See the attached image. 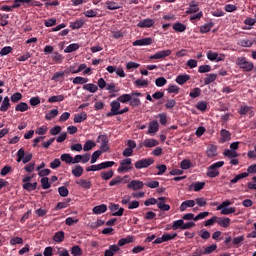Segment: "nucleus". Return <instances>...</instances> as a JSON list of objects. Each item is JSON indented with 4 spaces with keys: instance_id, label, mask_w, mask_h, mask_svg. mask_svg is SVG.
I'll list each match as a JSON object with an SVG mask.
<instances>
[{
    "instance_id": "c03bdc74",
    "label": "nucleus",
    "mask_w": 256,
    "mask_h": 256,
    "mask_svg": "<svg viewBox=\"0 0 256 256\" xmlns=\"http://www.w3.org/2000/svg\"><path fill=\"white\" fill-rule=\"evenodd\" d=\"M80 45L78 43H73L70 44L69 46H67L64 49V53H73V51H77V49H79Z\"/></svg>"
},
{
    "instance_id": "3c124183",
    "label": "nucleus",
    "mask_w": 256,
    "mask_h": 256,
    "mask_svg": "<svg viewBox=\"0 0 256 256\" xmlns=\"http://www.w3.org/2000/svg\"><path fill=\"white\" fill-rule=\"evenodd\" d=\"M113 175H114L113 170H110L108 172L103 171L100 173V177H102V179H104V181H109V179H111L113 177Z\"/></svg>"
},
{
    "instance_id": "dca6fc26",
    "label": "nucleus",
    "mask_w": 256,
    "mask_h": 256,
    "mask_svg": "<svg viewBox=\"0 0 256 256\" xmlns=\"http://www.w3.org/2000/svg\"><path fill=\"white\" fill-rule=\"evenodd\" d=\"M76 185H78V187H80V189H85V190H88V189H91V180H86V179H78L76 180Z\"/></svg>"
},
{
    "instance_id": "aec40b11",
    "label": "nucleus",
    "mask_w": 256,
    "mask_h": 256,
    "mask_svg": "<svg viewBox=\"0 0 256 256\" xmlns=\"http://www.w3.org/2000/svg\"><path fill=\"white\" fill-rule=\"evenodd\" d=\"M159 131V123L157 121H152L149 123L148 134L155 135Z\"/></svg>"
},
{
    "instance_id": "a19ab883",
    "label": "nucleus",
    "mask_w": 256,
    "mask_h": 256,
    "mask_svg": "<svg viewBox=\"0 0 256 256\" xmlns=\"http://www.w3.org/2000/svg\"><path fill=\"white\" fill-rule=\"evenodd\" d=\"M243 241H245V236H237L232 239V244L235 247H240V245H243Z\"/></svg>"
},
{
    "instance_id": "9d476101",
    "label": "nucleus",
    "mask_w": 256,
    "mask_h": 256,
    "mask_svg": "<svg viewBox=\"0 0 256 256\" xmlns=\"http://www.w3.org/2000/svg\"><path fill=\"white\" fill-rule=\"evenodd\" d=\"M207 59H209V61H216V63H219V61H225V54L219 55L217 52L208 51Z\"/></svg>"
},
{
    "instance_id": "864d4df0",
    "label": "nucleus",
    "mask_w": 256,
    "mask_h": 256,
    "mask_svg": "<svg viewBox=\"0 0 256 256\" xmlns=\"http://www.w3.org/2000/svg\"><path fill=\"white\" fill-rule=\"evenodd\" d=\"M134 85H136V87H148L149 86V81H147L143 78H140V79H137L134 82Z\"/></svg>"
},
{
    "instance_id": "1a4fd4ad",
    "label": "nucleus",
    "mask_w": 256,
    "mask_h": 256,
    "mask_svg": "<svg viewBox=\"0 0 256 256\" xmlns=\"http://www.w3.org/2000/svg\"><path fill=\"white\" fill-rule=\"evenodd\" d=\"M96 142L100 143V149L102 153H107L109 151V139L107 135H99Z\"/></svg>"
},
{
    "instance_id": "de8ad7c7",
    "label": "nucleus",
    "mask_w": 256,
    "mask_h": 256,
    "mask_svg": "<svg viewBox=\"0 0 256 256\" xmlns=\"http://www.w3.org/2000/svg\"><path fill=\"white\" fill-rule=\"evenodd\" d=\"M213 29V22L204 24L200 27V33H209Z\"/></svg>"
},
{
    "instance_id": "052dcab7",
    "label": "nucleus",
    "mask_w": 256,
    "mask_h": 256,
    "mask_svg": "<svg viewBox=\"0 0 256 256\" xmlns=\"http://www.w3.org/2000/svg\"><path fill=\"white\" fill-rule=\"evenodd\" d=\"M238 45H240V47H253V42L249 39H242L238 41Z\"/></svg>"
},
{
    "instance_id": "8fccbe9b",
    "label": "nucleus",
    "mask_w": 256,
    "mask_h": 256,
    "mask_svg": "<svg viewBox=\"0 0 256 256\" xmlns=\"http://www.w3.org/2000/svg\"><path fill=\"white\" fill-rule=\"evenodd\" d=\"M87 119V114L82 113V114H76L74 116V123H83Z\"/></svg>"
},
{
    "instance_id": "6e6d98bb",
    "label": "nucleus",
    "mask_w": 256,
    "mask_h": 256,
    "mask_svg": "<svg viewBox=\"0 0 256 256\" xmlns=\"http://www.w3.org/2000/svg\"><path fill=\"white\" fill-rule=\"evenodd\" d=\"M191 189H193L196 192L201 191V189H203L205 187V182H196L194 184H192Z\"/></svg>"
},
{
    "instance_id": "09e8293b",
    "label": "nucleus",
    "mask_w": 256,
    "mask_h": 256,
    "mask_svg": "<svg viewBox=\"0 0 256 256\" xmlns=\"http://www.w3.org/2000/svg\"><path fill=\"white\" fill-rule=\"evenodd\" d=\"M180 167L184 170L191 169V167H193V163H191V160L184 159L181 161Z\"/></svg>"
},
{
    "instance_id": "c9c22d12",
    "label": "nucleus",
    "mask_w": 256,
    "mask_h": 256,
    "mask_svg": "<svg viewBox=\"0 0 256 256\" xmlns=\"http://www.w3.org/2000/svg\"><path fill=\"white\" fill-rule=\"evenodd\" d=\"M61 101H65V96L63 94L52 96L48 99V103H61Z\"/></svg>"
},
{
    "instance_id": "680f3d73",
    "label": "nucleus",
    "mask_w": 256,
    "mask_h": 256,
    "mask_svg": "<svg viewBox=\"0 0 256 256\" xmlns=\"http://www.w3.org/2000/svg\"><path fill=\"white\" fill-rule=\"evenodd\" d=\"M172 229L173 231H177V229L183 230V219L174 221L172 224Z\"/></svg>"
},
{
    "instance_id": "69168bd1",
    "label": "nucleus",
    "mask_w": 256,
    "mask_h": 256,
    "mask_svg": "<svg viewBox=\"0 0 256 256\" xmlns=\"http://www.w3.org/2000/svg\"><path fill=\"white\" fill-rule=\"evenodd\" d=\"M156 87H164V85H167V79L165 77H159L155 80Z\"/></svg>"
},
{
    "instance_id": "7c9ffc66",
    "label": "nucleus",
    "mask_w": 256,
    "mask_h": 256,
    "mask_svg": "<svg viewBox=\"0 0 256 256\" xmlns=\"http://www.w3.org/2000/svg\"><path fill=\"white\" fill-rule=\"evenodd\" d=\"M57 115H59V110L52 109L45 115V119L46 121H52L55 119V117H57Z\"/></svg>"
},
{
    "instance_id": "a211bd4d",
    "label": "nucleus",
    "mask_w": 256,
    "mask_h": 256,
    "mask_svg": "<svg viewBox=\"0 0 256 256\" xmlns=\"http://www.w3.org/2000/svg\"><path fill=\"white\" fill-rule=\"evenodd\" d=\"M153 43V38H143L133 42L134 47H143L145 45H151Z\"/></svg>"
},
{
    "instance_id": "ddd939ff",
    "label": "nucleus",
    "mask_w": 256,
    "mask_h": 256,
    "mask_svg": "<svg viewBox=\"0 0 256 256\" xmlns=\"http://www.w3.org/2000/svg\"><path fill=\"white\" fill-rule=\"evenodd\" d=\"M145 184L141 180H132L128 185L127 189H132V191H139V189H143Z\"/></svg>"
},
{
    "instance_id": "79ce46f5",
    "label": "nucleus",
    "mask_w": 256,
    "mask_h": 256,
    "mask_svg": "<svg viewBox=\"0 0 256 256\" xmlns=\"http://www.w3.org/2000/svg\"><path fill=\"white\" fill-rule=\"evenodd\" d=\"M72 175H74V177H81V175H83V167L76 165L74 169H72Z\"/></svg>"
},
{
    "instance_id": "9b49d317",
    "label": "nucleus",
    "mask_w": 256,
    "mask_h": 256,
    "mask_svg": "<svg viewBox=\"0 0 256 256\" xmlns=\"http://www.w3.org/2000/svg\"><path fill=\"white\" fill-rule=\"evenodd\" d=\"M128 179H129V176H124V177L117 176L109 182V186L115 187L116 185H121V183H129Z\"/></svg>"
},
{
    "instance_id": "423d86ee",
    "label": "nucleus",
    "mask_w": 256,
    "mask_h": 256,
    "mask_svg": "<svg viewBox=\"0 0 256 256\" xmlns=\"http://www.w3.org/2000/svg\"><path fill=\"white\" fill-rule=\"evenodd\" d=\"M155 163V159L153 158H144L135 162V169H147V167H151Z\"/></svg>"
},
{
    "instance_id": "a878e982",
    "label": "nucleus",
    "mask_w": 256,
    "mask_h": 256,
    "mask_svg": "<svg viewBox=\"0 0 256 256\" xmlns=\"http://www.w3.org/2000/svg\"><path fill=\"white\" fill-rule=\"evenodd\" d=\"M9 107H11V103L9 102V97L6 96L4 97L1 107H0V111L2 113H6V111H9Z\"/></svg>"
},
{
    "instance_id": "5fc2aeb1",
    "label": "nucleus",
    "mask_w": 256,
    "mask_h": 256,
    "mask_svg": "<svg viewBox=\"0 0 256 256\" xmlns=\"http://www.w3.org/2000/svg\"><path fill=\"white\" fill-rule=\"evenodd\" d=\"M106 7L110 11H115L117 9H121V6H119V4H117L116 2H111V1L106 2Z\"/></svg>"
},
{
    "instance_id": "bf43d9fd",
    "label": "nucleus",
    "mask_w": 256,
    "mask_h": 256,
    "mask_svg": "<svg viewBox=\"0 0 256 256\" xmlns=\"http://www.w3.org/2000/svg\"><path fill=\"white\" fill-rule=\"evenodd\" d=\"M140 65L139 63L130 61L126 63V69L127 71H133V69H139Z\"/></svg>"
},
{
    "instance_id": "0eeeda50",
    "label": "nucleus",
    "mask_w": 256,
    "mask_h": 256,
    "mask_svg": "<svg viewBox=\"0 0 256 256\" xmlns=\"http://www.w3.org/2000/svg\"><path fill=\"white\" fill-rule=\"evenodd\" d=\"M17 162L21 163V161L23 162L24 165H26V163H29V161H31V159H33V154L28 153L25 155V149L20 148L17 152Z\"/></svg>"
},
{
    "instance_id": "f03ea898",
    "label": "nucleus",
    "mask_w": 256,
    "mask_h": 256,
    "mask_svg": "<svg viewBox=\"0 0 256 256\" xmlns=\"http://www.w3.org/2000/svg\"><path fill=\"white\" fill-rule=\"evenodd\" d=\"M110 112L106 114L107 117H115V115H123V113H127L129 108L121 109V102L119 100H114L110 103Z\"/></svg>"
},
{
    "instance_id": "393cba45",
    "label": "nucleus",
    "mask_w": 256,
    "mask_h": 256,
    "mask_svg": "<svg viewBox=\"0 0 256 256\" xmlns=\"http://www.w3.org/2000/svg\"><path fill=\"white\" fill-rule=\"evenodd\" d=\"M189 79H191V76L187 74H181L176 77V83H178V85H185Z\"/></svg>"
},
{
    "instance_id": "37998d69",
    "label": "nucleus",
    "mask_w": 256,
    "mask_h": 256,
    "mask_svg": "<svg viewBox=\"0 0 256 256\" xmlns=\"http://www.w3.org/2000/svg\"><path fill=\"white\" fill-rule=\"evenodd\" d=\"M224 157H229V159H235L239 157V154L235 150H226L223 152Z\"/></svg>"
},
{
    "instance_id": "4d7b16f0",
    "label": "nucleus",
    "mask_w": 256,
    "mask_h": 256,
    "mask_svg": "<svg viewBox=\"0 0 256 256\" xmlns=\"http://www.w3.org/2000/svg\"><path fill=\"white\" fill-rule=\"evenodd\" d=\"M106 90L109 91V93H117L119 92V89L117 87V85H115V83H109L106 84Z\"/></svg>"
},
{
    "instance_id": "5701e85b",
    "label": "nucleus",
    "mask_w": 256,
    "mask_h": 256,
    "mask_svg": "<svg viewBox=\"0 0 256 256\" xmlns=\"http://www.w3.org/2000/svg\"><path fill=\"white\" fill-rule=\"evenodd\" d=\"M194 205H195V200H186L181 203L180 211L183 213L184 211H187L189 207H193Z\"/></svg>"
},
{
    "instance_id": "b1692460",
    "label": "nucleus",
    "mask_w": 256,
    "mask_h": 256,
    "mask_svg": "<svg viewBox=\"0 0 256 256\" xmlns=\"http://www.w3.org/2000/svg\"><path fill=\"white\" fill-rule=\"evenodd\" d=\"M158 201V209H161V211H169L171 209L169 204H165V197L158 198Z\"/></svg>"
},
{
    "instance_id": "0e129e2a",
    "label": "nucleus",
    "mask_w": 256,
    "mask_h": 256,
    "mask_svg": "<svg viewBox=\"0 0 256 256\" xmlns=\"http://www.w3.org/2000/svg\"><path fill=\"white\" fill-rule=\"evenodd\" d=\"M217 249V244H212L204 248V255H211Z\"/></svg>"
},
{
    "instance_id": "13d9d810",
    "label": "nucleus",
    "mask_w": 256,
    "mask_h": 256,
    "mask_svg": "<svg viewBox=\"0 0 256 256\" xmlns=\"http://www.w3.org/2000/svg\"><path fill=\"white\" fill-rule=\"evenodd\" d=\"M131 96V94H123L118 97V101L119 103H129V101L131 102Z\"/></svg>"
},
{
    "instance_id": "bb28decb",
    "label": "nucleus",
    "mask_w": 256,
    "mask_h": 256,
    "mask_svg": "<svg viewBox=\"0 0 256 256\" xmlns=\"http://www.w3.org/2000/svg\"><path fill=\"white\" fill-rule=\"evenodd\" d=\"M92 211L94 215H101V213H105L107 211V205L101 204V205L95 206L92 209Z\"/></svg>"
},
{
    "instance_id": "473e14b6",
    "label": "nucleus",
    "mask_w": 256,
    "mask_h": 256,
    "mask_svg": "<svg viewBox=\"0 0 256 256\" xmlns=\"http://www.w3.org/2000/svg\"><path fill=\"white\" fill-rule=\"evenodd\" d=\"M89 79L81 76H77L73 79L72 83L74 85H85V83H88Z\"/></svg>"
},
{
    "instance_id": "e433bc0d",
    "label": "nucleus",
    "mask_w": 256,
    "mask_h": 256,
    "mask_svg": "<svg viewBox=\"0 0 256 256\" xmlns=\"http://www.w3.org/2000/svg\"><path fill=\"white\" fill-rule=\"evenodd\" d=\"M31 1L33 0H14L12 9H17V7H21V5H30Z\"/></svg>"
},
{
    "instance_id": "603ef678",
    "label": "nucleus",
    "mask_w": 256,
    "mask_h": 256,
    "mask_svg": "<svg viewBox=\"0 0 256 256\" xmlns=\"http://www.w3.org/2000/svg\"><path fill=\"white\" fill-rule=\"evenodd\" d=\"M10 245L15 246V245H23V238L19 236L12 237L10 239Z\"/></svg>"
},
{
    "instance_id": "20e7f679",
    "label": "nucleus",
    "mask_w": 256,
    "mask_h": 256,
    "mask_svg": "<svg viewBox=\"0 0 256 256\" xmlns=\"http://www.w3.org/2000/svg\"><path fill=\"white\" fill-rule=\"evenodd\" d=\"M229 205H232L231 201L226 200L217 206L216 211H221V215H231L235 213V207H229Z\"/></svg>"
},
{
    "instance_id": "39448f33",
    "label": "nucleus",
    "mask_w": 256,
    "mask_h": 256,
    "mask_svg": "<svg viewBox=\"0 0 256 256\" xmlns=\"http://www.w3.org/2000/svg\"><path fill=\"white\" fill-rule=\"evenodd\" d=\"M133 169L131 158H126L120 161V166L118 167V173H128Z\"/></svg>"
},
{
    "instance_id": "c85d7f7f",
    "label": "nucleus",
    "mask_w": 256,
    "mask_h": 256,
    "mask_svg": "<svg viewBox=\"0 0 256 256\" xmlns=\"http://www.w3.org/2000/svg\"><path fill=\"white\" fill-rule=\"evenodd\" d=\"M142 145L144 147H157V145H159V141H157L156 139H146L143 141Z\"/></svg>"
},
{
    "instance_id": "774afa93",
    "label": "nucleus",
    "mask_w": 256,
    "mask_h": 256,
    "mask_svg": "<svg viewBox=\"0 0 256 256\" xmlns=\"http://www.w3.org/2000/svg\"><path fill=\"white\" fill-rule=\"evenodd\" d=\"M196 109H198V111H206L207 110V102H205V101L198 102L196 104Z\"/></svg>"
},
{
    "instance_id": "4468645a",
    "label": "nucleus",
    "mask_w": 256,
    "mask_h": 256,
    "mask_svg": "<svg viewBox=\"0 0 256 256\" xmlns=\"http://www.w3.org/2000/svg\"><path fill=\"white\" fill-rule=\"evenodd\" d=\"M171 53V50L158 51L155 54L151 55L149 59H165V57H169Z\"/></svg>"
},
{
    "instance_id": "cd10ccee",
    "label": "nucleus",
    "mask_w": 256,
    "mask_h": 256,
    "mask_svg": "<svg viewBox=\"0 0 256 256\" xmlns=\"http://www.w3.org/2000/svg\"><path fill=\"white\" fill-rule=\"evenodd\" d=\"M84 91H89V93H97L99 87L93 83L83 85Z\"/></svg>"
},
{
    "instance_id": "f704fd0d",
    "label": "nucleus",
    "mask_w": 256,
    "mask_h": 256,
    "mask_svg": "<svg viewBox=\"0 0 256 256\" xmlns=\"http://www.w3.org/2000/svg\"><path fill=\"white\" fill-rule=\"evenodd\" d=\"M217 79V74H207V76L204 78V85H211L215 80Z\"/></svg>"
},
{
    "instance_id": "4be33fe9",
    "label": "nucleus",
    "mask_w": 256,
    "mask_h": 256,
    "mask_svg": "<svg viewBox=\"0 0 256 256\" xmlns=\"http://www.w3.org/2000/svg\"><path fill=\"white\" fill-rule=\"evenodd\" d=\"M206 155L209 159H213V157H217V146L210 145L206 150Z\"/></svg>"
},
{
    "instance_id": "a18cd8bd",
    "label": "nucleus",
    "mask_w": 256,
    "mask_h": 256,
    "mask_svg": "<svg viewBox=\"0 0 256 256\" xmlns=\"http://www.w3.org/2000/svg\"><path fill=\"white\" fill-rule=\"evenodd\" d=\"M23 189H25L26 191H35V189H37V182L31 183V182H27L23 184Z\"/></svg>"
},
{
    "instance_id": "2eb2a0df",
    "label": "nucleus",
    "mask_w": 256,
    "mask_h": 256,
    "mask_svg": "<svg viewBox=\"0 0 256 256\" xmlns=\"http://www.w3.org/2000/svg\"><path fill=\"white\" fill-rule=\"evenodd\" d=\"M153 25H155V20H153L151 18H146V19L140 21L137 24V27H140V29H145V28L153 27Z\"/></svg>"
},
{
    "instance_id": "338daca9",
    "label": "nucleus",
    "mask_w": 256,
    "mask_h": 256,
    "mask_svg": "<svg viewBox=\"0 0 256 256\" xmlns=\"http://www.w3.org/2000/svg\"><path fill=\"white\" fill-rule=\"evenodd\" d=\"M194 201L198 207H205L207 205V200L203 197L196 198Z\"/></svg>"
},
{
    "instance_id": "f8f14e48",
    "label": "nucleus",
    "mask_w": 256,
    "mask_h": 256,
    "mask_svg": "<svg viewBox=\"0 0 256 256\" xmlns=\"http://www.w3.org/2000/svg\"><path fill=\"white\" fill-rule=\"evenodd\" d=\"M109 209L112 212L113 217H122L125 211V209L120 208L118 204H111Z\"/></svg>"
},
{
    "instance_id": "2f4dec72",
    "label": "nucleus",
    "mask_w": 256,
    "mask_h": 256,
    "mask_svg": "<svg viewBox=\"0 0 256 256\" xmlns=\"http://www.w3.org/2000/svg\"><path fill=\"white\" fill-rule=\"evenodd\" d=\"M15 111H20V113H25V111H29V104L25 102H20L15 107Z\"/></svg>"
},
{
    "instance_id": "f3484780",
    "label": "nucleus",
    "mask_w": 256,
    "mask_h": 256,
    "mask_svg": "<svg viewBox=\"0 0 256 256\" xmlns=\"http://www.w3.org/2000/svg\"><path fill=\"white\" fill-rule=\"evenodd\" d=\"M216 223L220 227L227 229V227H230V225H231V219L228 217H217Z\"/></svg>"
},
{
    "instance_id": "ea45409f",
    "label": "nucleus",
    "mask_w": 256,
    "mask_h": 256,
    "mask_svg": "<svg viewBox=\"0 0 256 256\" xmlns=\"http://www.w3.org/2000/svg\"><path fill=\"white\" fill-rule=\"evenodd\" d=\"M96 143L93 140H87L85 144L83 145V151H91L93 147H96Z\"/></svg>"
},
{
    "instance_id": "6e6552de",
    "label": "nucleus",
    "mask_w": 256,
    "mask_h": 256,
    "mask_svg": "<svg viewBox=\"0 0 256 256\" xmlns=\"http://www.w3.org/2000/svg\"><path fill=\"white\" fill-rule=\"evenodd\" d=\"M236 65H238V67L244 71H253V63L248 62L245 57L237 58Z\"/></svg>"
},
{
    "instance_id": "c756f323",
    "label": "nucleus",
    "mask_w": 256,
    "mask_h": 256,
    "mask_svg": "<svg viewBox=\"0 0 256 256\" xmlns=\"http://www.w3.org/2000/svg\"><path fill=\"white\" fill-rule=\"evenodd\" d=\"M53 240L55 241V243H63V241L65 240V232L64 231H59L56 232Z\"/></svg>"
},
{
    "instance_id": "49530a36",
    "label": "nucleus",
    "mask_w": 256,
    "mask_h": 256,
    "mask_svg": "<svg viewBox=\"0 0 256 256\" xmlns=\"http://www.w3.org/2000/svg\"><path fill=\"white\" fill-rule=\"evenodd\" d=\"M246 177H249V173H241L236 175L232 180H230V183L235 184L238 181H241V179H245Z\"/></svg>"
},
{
    "instance_id": "72a5a7b5",
    "label": "nucleus",
    "mask_w": 256,
    "mask_h": 256,
    "mask_svg": "<svg viewBox=\"0 0 256 256\" xmlns=\"http://www.w3.org/2000/svg\"><path fill=\"white\" fill-rule=\"evenodd\" d=\"M172 29H174V31H176L177 33H183L187 29V26H185V24L177 22L173 24Z\"/></svg>"
},
{
    "instance_id": "6ab92c4d",
    "label": "nucleus",
    "mask_w": 256,
    "mask_h": 256,
    "mask_svg": "<svg viewBox=\"0 0 256 256\" xmlns=\"http://www.w3.org/2000/svg\"><path fill=\"white\" fill-rule=\"evenodd\" d=\"M198 11H199V3H197L196 1H191L189 3V7H188L186 13L188 15H191L192 13H198Z\"/></svg>"
},
{
    "instance_id": "f257e3e1",
    "label": "nucleus",
    "mask_w": 256,
    "mask_h": 256,
    "mask_svg": "<svg viewBox=\"0 0 256 256\" xmlns=\"http://www.w3.org/2000/svg\"><path fill=\"white\" fill-rule=\"evenodd\" d=\"M127 243H133V236L120 239L118 245H111L108 250H105L104 256L115 255V253L119 251V247H123L124 245H127Z\"/></svg>"
},
{
    "instance_id": "e2e57ef3",
    "label": "nucleus",
    "mask_w": 256,
    "mask_h": 256,
    "mask_svg": "<svg viewBox=\"0 0 256 256\" xmlns=\"http://www.w3.org/2000/svg\"><path fill=\"white\" fill-rule=\"evenodd\" d=\"M84 23H85V21H83V20H77L75 22H72L70 24V27H71V29H81V27H83Z\"/></svg>"
},
{
    "instance_id": "7ed1b4c3",
    "label": "nucleus",
    "mask_w": 256,
    "mask_h": 256,
    "mask_svg": "<svg viewBox=\"0 0 256 256\" xmlns=\"http://www.w3.org/2000/svg\"><path fill=\"white\" fill-rule=\"evenodd\" d=\"M223 165H225L224 161H219L214 164H211L208 167V170L206 173L207 177H210L212 179L215 177H219V169H221V167H223Z\"/></svg>"
},
{
    "instance_id": "58836bf2",
    "label": "nucleus",
    "mask_w": 256,
    "mask_h": 256,
    "mask_svg": "<svg viewBox=\"0 0 256 256\" xmlns=\"http://www.w3.org/2000/svg\"><path fill=\"white\" fill-rule=\"evenodd\" d=\"M61 161H63L64 163H67V165H71V163L73 164V156H71V154H62L60 156Z\"/></svg>"
},
{
    "instance_id": "4c0bfd02",
    "label": "nucleus",
    "mask_w": 256,
    "mask_h": 256,
    "mask_svg": "<svg viewBox=\"0 0 256 256\" xmlns=\"http://www.w3.org/2000/svg\"><path fill=\"white\" fill-rule=\"evenodd\" d=\"M70 253L73 256H81V255H83V250L81 249V247L79 245H76L70 249Z\"/></svg>"
},
{
    "instance_id": "412c9836",
    "label": "nucleus",
    "mask_w": 256,
    "mask_h": 256,
    "mask_svg": "<svg viewBox=\"0 0 256 256\" xmlns=\"http://www.w3.org/2000/svg\"><path fill=\"white\" fill-rule=\"evenodd\" d=\"M221 139L220 143H227V141H231V132L225 129L220 131Z\"/></svg>"
}]
</instances>
